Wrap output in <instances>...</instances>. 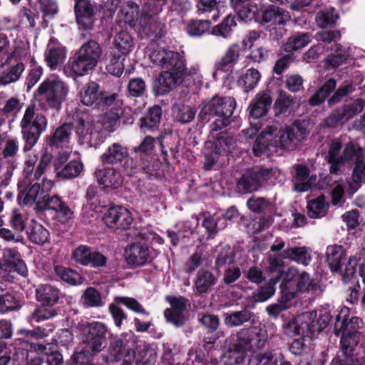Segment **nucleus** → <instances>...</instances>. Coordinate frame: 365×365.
I'll use <instances>...</instances> for the list:
<instances>
[{
	"mask_svg": "<svg viewBox=\"0 0 365 365\" xmlns=\"http://www.w3.org/2000/svg\"><path fill=\"white\" fill-rule=\"evenodd\" d=\"M311 41V36L308 34H295L289 38L284 45L287 52H292L301 49Z\"/></svg>",
	"mask_w": 365,
	"mask_h": 365,
	"instance_id": "obj_57",
	"label": "nucleus"
},
{
	"mask_svg": "<svg viewBox=\"0 0 365 365\" xmlns=\"http://www.w3.org/2000/svg\"><path fill=\"white\" fill-rule=\"evenodd\" d=\"M55 272L63 281L68 284L76 285L81 284L83 282V279L81 275L73 269H66L63 267L56 266L55 267Z\"/></svg>",
	"mask_w": 365,
	"mask_h": 365,
	"instance_id": "obj_64",
	"label": "nucleus"
},
{
	"mask_svg": "<svg viewBox=\"0 0 365 365\" xmlns=\"http://www.w3.org/2000/svg\"><path fill=\"white\" fill-rule=\"evenodd\" d=\"M156 140L151 136H146L140 144L133 148V151L138 155L140 167L147 173H152L158 168L159 163L152 156V152L155 148Z\"/></svg>",
	"mask_w": 365,
	"mask_h": 365,
	"instance_id": "obj_18",
	"label": "nucleus"
},
{
	"mask_svg": "<svg viewBox=\"0 0 365 365\" xmlns=\"http://www.w3.org/2000/svg\"><path fill=\"white\" fill-rule=\"evenodd\" d=\"M329 204L326 202L324 196L311 200L308 202V215L312 218H319L324 217L328 210Z\"/></svg>",
	"mask_w": 365,
	"mask_h": 365,
	"instance_id": "obj_52",
	"label": "nucleus"
},
{
	"mask_svg": "<svg viewBox=\"0 0 365 365\" xmlns=\"http://www.w3.org/2000/svg\"><path fill=\"white\" fill-rule=\"evenodd\" d=\"M118 120L119 115L117 113H112L110 117L107 118V121L103 119V123L100 121L79 120L76 128L79 142L88 146L97 145L102 142V130L113 131Z\"/></svg>",
	"mask_w": 365,
	"mask_h": 365,
	"instance_id": "obj_7",
	"label": "nucleus"
},
{
	"mask_svg": "<svg viewBox=\"0 0 365 365\" xmlns=\"http://www.w3.org/2000/svg\"><path fill=\"white\" fill-rule=\"evenodd\" d=\"M235 107L236 102L233 98L215 96L200 112L199 116L203 120H209L211 115L217 117L212 123L211 133L205 145V168L207 170L217 161L220 154L229 153L234 148L232 136L225 132H216L230 124Z\"/></svg>",
	"mask_w": 365,
	"mask_h": 365,
	"instance_id": "obj_1",
	"label": "nucleus"
},
{
	"mask_svg": "<svg viewBox=\"0 0 365 365\" xmlns=\"http://www.w3.org/2000/svg\"><path fill=\"white\" fill-rule=\"evenodd\" d=\"M185 71V68L179 70H165L159 77L160 92L161 94L168 93L180 81Z\"/></svg>",
	"mask_w": 365,
	"mask_h": 365,
	"instance_id": "obj_38",
	"label": "nucleus"
},
{
	"mask_svg": "<svg viewBox=\"0 0 365 365\" xmlns=\"http://www.w3.org/2000/svg\"><path fill=\"white\" fill-rule=\"evenodd\" d=\"M69 68L71 71L76 76H82L87 74L90 71L93 70L95 66L88 62L86 60L81 58L80 56H75L69 61Z\"/></svg>",
	"mask_w": 365,
	"mask_h": 365,
	"instance_id": "obj_55",
	"label": "nucleus"
},
{
	"mask_svg": "<svg viewBox=\"0 0 365 365\" xmlns=\"http://www.w3.org/2000/svg\"><path fill=\"white\" fill-rule=\"evenodd\" d=\"M230 4L242 21L258 20V8L253 0H230Z\"/></svg>",
	"mask_w": 365,
	"mask_h": 365,
	"instance_id": "obj_31",
	"label": "nucleus"
},
{
	"mask_svg": "<svg viewBox=\"0 0 365 365\" xmlns=\"http://www.w3.org/2000/svg\"><path fill=\"white\" fill-rule=\"evenodd\" d=\"M331 318L329 307L302 313L284 326L286 334H318L326 328Z\"/></svg>",
	"mask_w": 365,
	"mask_h": 365,
	"instance_id": "obj_5",
	"label": "nucleus"
},
{
	"mask_svg": "<svg viewBox=\"0 0 365 365\" xmlns=\"http://www.w3.org/2000/svg\"><path fill=\"white\" fill-rule=\"evenodd\" d=\"M336 87V81L334 79H329L325 84L319 88L309 99L312 106H317L323 102L328 95Z\"/></svg>",
	"mask_w": 365,
	"mask_h": 365,
	"instance_id": "obj_62",
	"label": "nucleus"
},
{
	"mask_svg": "<svg viewBox=\"0 0 365 365\" xmlns=\"http://www.w3.org/2000/svg\"><path fill=\"white\" fill-rule=\"evenodd\" d=\"M84 307H99L104 305L101 293L93 287L87 288L81 298Z\"/></svg>",
	"mask_w": 365,
	"mask_h": 365,
	"instance_id": "obj_51",
	"label": "nucleus"
},
{
	"mask_svg": "<svg viewBox=\"0 0 365 365\" xmlns=\"http://www.w3.org/2000/svg\"><path fill=\"white\" fill-rule=\"evenodd\" d=\"M103 164L116 165L124 163L123 168L128 175H132L138 170V165L129 158L128 150L120 143H113L101 156Z\"/></svg>",
	"mask_w": 365,
	"mask_h": 365,
	"instance_id": "obj_16",
	"label": "nucleus"
},
{
	"mask_svg": "<svg viewBox=\"0 0 365 365\" xmlns=\"http://www.w3.org/2000/svg\"><path fill=\"white\" fill-rule=\"evenodd\" d=\"M172 111L174 118L182 123H187L192 121L196 113L189 106L178 103L173 106Z\"/></svg>",
	"mask_w": 365,
	"mask_h": 365,
	"instance_id": "obj_54",
	"label": "nucleus"
},
{
	"mask_svg": "<svg viewBox=\"0 0 365 365\" xmlns=\"http://www.w3.org/2000/svg\"><path fill=\"white\" fill-rule=\"evenodd\" d=\"M349 309L343 307L336 317L334 326V332L336 336L341 334V347L343 353L346 357L354 354L355 347L357 346L360 335L356 331L361 324L359 317H351L348 322L349 317Z\"/></svg>",
	"mask_w": 365,
	"mask_h": 365,
	"instance_id": "obj_6",
	"label": "nucleus"
},
{
	"mask_svg": "<svg viewBox=\"0 0 365 365\" xmlns=\"http://www.w3.org/2000/svg\"><path fill=\"white\" fill-rule=\"evenodd\" d=\"M75 13L78 24L88 29L93 24V9L88 0H76Z\"/></svg>",
	"mask_w": 365,
	"mask_h": 365,
	"instance_id": "obj_32",
	"label": "nucleus"
},
{
	"mask_svg": "<svg viewBox=\"0 0 365 365\" xmlns=\"http://www.w3.org/2000/svg\"><path fill=\"white\" fill-rule=\"evenodd\" d=\"M341 138L333 140L329 150L330 172L334 174H336L344 163L349 162L351 158L359 157V145L351 140L346 143L343 153H341Z\"/></svg>",
	"mask_w": 365,
	"mask_h": 365,
	"instance_id": "obj_13",
	"label": "nucleus"
},
{
	"mask_svg": "<svg viewBox=\"0 0 365 365\" xmlns=\"http://www.w3.org/2000/svg\"><path fill=\"white\" fill-rule=\"evenodd\" d=\"M157 9L145 4L140 14L138 4L129 1L123 5L120 10V18L125 24H128L141 35L157 37L160 34L162 24L155 16Z\"/></svg>",
	"mask_w": 365,
	"mask_h": 365,
	"instance_id": "obj_4",
	"label": "nucleus"
},
{
	"mask_svg": "<svg viewBox=\"0 0 365 365\" xmlns=\"http://www.w3.org/2000/svg\"><path fill=\"white\" fill-rule=\"evenodd\" d=\"M20 125L26 143L33 146L46 130L47 120L43 114L36 111L34 106H30L26 109Z\"/></svg>",
	"mask_w": 365,
	"mask_h": 365,
	"instance_id": "obj_12",
	"label": "nucleus"
},
{
	"mask_svg": "<svg viewBox=\"0 0 365 365\" xmlns=\"http://www.w3.org/2000/svg\"><path fill=\"white\" fill-rule=\"evenodd\" d=\"M331 49L334 51L335 53L327 58L326 64L327 67L336 68L344 63L348 58L358 56V54H355V52L352 51L353 48L350 47L346 50L339 44H334Z\"/></svg>",
	"mask_w": 365,
	"mask_h": 365,
	"instance_id": "obj_42",
	"label": "nucleus"
},
{
	"mask_svg": "<svg viewBox=\"0 0 365 365\" xmlns=\"http://www.w3.org/2000/svg\"><path fill=\"white\" fill-rule=\"evenodd\" d=\"M272 324L252 326L237 332L236 341L227 349L222 360L225 365H237L244 361L247 351H255L264 347L267 336L264 330H274Z\"/></svg>",
	"mask_w": 365,
	"mask_h": 365,
	"instance_id": "obj_3",
	"label": "nucleus"
},
{
	"mask_svg": "<svg viewBox=\"0 0 365 365\" xmlns=\"http://www.w3.org/2000/svg\"><path fill=\"white\" fill-rule=\"evenodd\" d=\"M241 51L242 47L240 44L235 43L230 45L220 61L217 63V69H222L227 65L236 64L240 59Z\"/></svg>",
	"mask_w": 365,
	"mask_h": 365,
	"instance_id": "obj_48",
	"label": "nucleus"
},
{
	"mask_svg": "<svg viewBox=\"0 0 365 365\" xmlns=\"http://www.w3.org/2000/svg\"><path fill=\"white\" fill-rule=\"evenodd\" d=\"M346 253L340 245L329 246L327 249V260L333 272H338L344 282L351 280L356 272L358 259L351 256L346 264H344Z\"/></svg>",
	"mask_w": 365,
	"mask_h": 365,
	"instance_id": "obj_9",
	"label": "nucleus"
},
{
	"mask_svg": "<svg viewBox=\"0 0 365 365\" xmlns=\"http://www.w3.org/2000/svg\"><path fill=\"white\" fill-rule=\"evenodd\" d=\"M261 78L260 73L255 68L247 69L240 79V83L243 86L246 92L255 88Z\"/></svg>",
	"mask_w": 365,
	"mask_h": 365,
	"instance_id": "obj_59",
	"label": "nucleus"
},
{
	"mask_svg": "<svg viewBox=\"0 0 365 365\" xmlns=\"http://www.w3.org/2000/svg\"><path fill=\"white\" fill-rule=\"evenodd\" d=\"M52 158V154L45 151L36 166L38 156L31 153L27 155L24 163L23 178L18 184L19 198L24 205L34 203L38 195H43L52 189L53 182L51 180L43 178L41 180V188L38 182L39 178L46 171Z\"/></svg>",
	"mask_w": 365,
	"mask_h": 365,
	"instance_id": "obj_2",
	"label": "nucleus"
},
{
	"mask_svg": "<svg viewBox=\"0 0 365 365\" xmlns=\"http://www.w3.org/2000/svg\"><path fill=\"white\" fill-rule=\"evenodd\" d=\"M37 207L38 210H52L56 211L63 222L73 217L72 210L61 200L57 195H49L45 194L41 199L37 202Z\"/></svg>",
	"mask_w": 365,
	"mask_h": 365,
	"instance_id": "obj_26",
	"label": "nucleus"
},
{
	"mask_svg": "<svg viewBox=\"0 0 365 365\" xmlns=\"http://www.w3.org/2000/svg\"><path fill=\"white\" fill-rule=\"evenodd\" d=\"M83 333L81 350L87 355H95L100 352L103 347L106 326L100 322L86 323L82 325Z\"/></svg>",
	"mask_w": 365,
	"mask_h": 365,
	"instance_id": "obj_11",
	"label": "nucleus"
},
{
	"mask_svg": "<svg viewBox=\"0 0 365 365\" xmlns=\"http://www.w3.org/2000/svg\"><path fill=\"white\" fill-rule=\"evenodd\" d=\"M36 296L43 306L52 307L58 302L60 292L51 284H41L36 289Z\"/></svg>",
	"mask_w": 365,
	"mask_h": 365,
	"instance_id": "obj_40",
	"label": "nucleus"
},
{
	"mask_svg": "<svg viewBox=\"0 0 365 365\" xmlns=\"http://www.w3.org/2000/svg\"><path fill=\"white\" fill-rule=\"evenodd\" d=\"M237 26L235 17L228 15L219 24L214 26L210 34L213 36L221 37L222 38H229L233 31V29Z\"/></svg>",
	"mask_w": 365,
	"mask_h": 365,
	"instance_id": "obj_46",
	"label": "nucleus"
},
{
	"mask_svg": "<svg viewBox=\"0 0 365 365\" xmlns=\"http://www.w3.org/2000/svg\"><path fill=\"white\" fill-rule=\"evenodd\" d=\"M274 128L276 129L274 141L277 140V151L279 149H293L308 133L305 122L297 121L281 130L276 127Z\"/></svg>",
	"mask_w": 365,
	"mask_h": 365,
	"instance_id": "obj_15",
	"label": "nucleus"
},
{
	"mask_svg": "<svg viewBox=\"0 0 365 365\" xmlns=\"http://www.w3.org/2000/svg\"><path fill=\"white\" fill-rule=\"evenodd\" d=\"M166 300L170 304L171 307L164 312L165 317L168 322H171L175 327H179L185 323L184 311L186 308L187 300L183 297H166Z\"/></svg>",
	"mask_w": 365,
	"mask_h": 365,
	"instance_id": "obj_27",
	"label": "nucleus"
},
{
	"mask_svg": "<svg viewBox=\"0 0 365 365\" xmlns=\"http://www.w3.org/2000/svg\"><path fill=\"white\" fill-rule=\"evenodd\" d=\"M76 55L96 67L101 56V49L96 41L91 40L83 44Z\"/></svg>",
	"mask_w": 365,
	"mask_h": 365,
	"instance_id": "obj_41",
	"label": "nucleus"
},
{
	"mask_svg": "<svg viewBox=\"0 0 365 365\" xmlns=\"http://www.w3.org/2000/svg\"><path fill=\"white\" fill-rule=\"evenodd\" d=\"M161 108L155 106L150 108L148 113L140 120V128L144 132L153 130L159 125L161 118Z\"/></svg>",
	"mask_w": 365,
	"mask_h": 365,
	"instance_id": "obj_44",
	"label": "nucleus"
},
{
	"mask_svg": "<svg viewBox=\"0 0 365 365\" xmlns=\"http://www.w3.org/2000/svg\"><path fill=\"white\" fill-rule=\"evenodd\" d=\"M30 240L37 245H43L48 240L49 232L41 225L34 223L28 232Z\"/></svg>",
	"mask_w": 365,
	"mask_h": 365,
	"instance_id": "obj_60",
	"label": "nucleus"
},
{
	"mask_svg": "<svg viewBox=\"0 0 365 365\" xmlns=\"http://www.w3.org/2000/svg\"><path fill=\"white\" fill-rule=\"evenodd\" d=\"M104 223L113 229H128L133 222L132 213L122 206H113L108 208L103 217Z\"/></svg>",
	"mask_w": 365,
	"mask_h": 365,
	"instance_id": "obj_21",
	"label": "nucleus"
},
{
	"mask_svg": "<svg viewBox=\"0 0 365 365\" xmlns=\"http://www.w3.org/2000/svg\"><path fill=\"white\" fill-rule=\"evenodd\" d=\"M276 129L269 126L257 138L252 150L255 155L260 157L263 155H269L277 153V140L274 141Z\"/></svg>",
	"mask_w": 365,
	"mask_h": 365,
	"instance_id": "obj_25",
	"label": "nucleus"
},
{
	"mask_svg": "<svg viewBox=\"0 0 365 365\" xmlns=\"http://www.w3.org/2000/svg\"><path fill=\"white\" fill-rule=\"evenodd\" d=\"M210 26L208 20H192L187 24L186 31L191 36H200L207 32Z\"/></svg>",
	"mask_w": 365,
	"mask_h": 365,
	"instance_id": "obj_61",
	"label": "nucleus"
},
{
	"mask_svg": "<svg viewBox=\"0 0 365 365\" xmlns=\"http://www.w3.org/2000/svg\"><path fill=\"white\" fill-rule=\"evenodd\" d=\"M364 103L361 99L355 100L351 106L335 110L327 118V124L329 127H335L342 124L357 113L363 110Z\"/></svg>",
	"mask_w": 365,
	"mask_h": 365,
	"instance_id": "obj_28",
	"label": "nucleus"
},
{
	"mask_svg": "<svg viewBox=\"0 0 365 365\" xmlns=\"http://www.w3.org/2000/svg\"><path fill=\"white\" fill-rule=\"evenodd\" d=\"M69 68L71 71L76 76H82L87 74L90 71L93 70L95 66L88 62L86 60L81 58L80 56H75L69 61Z\"/></svg>",
	"mask_w": 365,
	"mask_h": 365,
	"instance_id": "obj_56",
	"label": "nucleus"
},
{
	"mask_svg": "<svg viewBox=\"0 0 365 365\" xmlns=\"http://www.w3.org/2000/svg\"><path fill=\"white\" fill-rule=\"evenodd\" d=\"M151 61L163 70L182 69L185 67L183 56L178 52L162 48L155 50L150 56Z\"/></svg>",
	"mask_w": 365,
	"mask_h": 365,
	"instance_id": "obj_20",
	"label": "nucleus"
},
{
	"mask_svg": "<svg viewBox=\"0 0 365 365\" xmlns=\"http://www.w3.org/2000/svg\"><path fill=\"white\" fill-rule=\"evenodd\" d=\"M254 315V313L247 309L223 314L225 324L228 327L241 326L250 321Z\"/></svg>",
	"mask_w": 365,
	"mask_h": 365,
	"instance_id": "obj_45",
	"label": "nucleus"
},
{
	"mask_svg": "<svg viewBox=\"0 0 365 365\" xmlns=\"http://www.w3.org/2000/svg\"><path fill=\"white\" fill-rule=\"evenodd\" d=\"M148 257V248L139 243L130 245L125 250L127 262L133 266H141L145 264Z\"/></svg>",
	"mask_w": 365,
	"mask_h": 365,
	"instance_id": "obj_36",
	"label": "nucleus"
},
{
	"mask_svg": "<svg viewBox=\"0 0 365 365\" xmlns=\"http://www.w3.org/2000/svg\"><path fill=\"white\" fill-rule=\"evenodd\" d=\"M72 126L68 123H64L58 127L52 137V144L56 147H66L71 140Z\"/></svg>",
	"mask_w": 365,
	"mask_h": 365,
	"instance_id": "obj_49",
	"label": "nucleus"
},
{
	"mask_svg": "<svg viewBox=\"0 0 365 365\" xmlns=\"http://www.w3.org/2000/svg\"><path fill=\"white\" fill-rule=\"evenodd\" d=\"M359 157L351 158L349 162L355 163L353 171V176L350 182H348L349 188L347 191L351 195L354 194L359 187L361 180L365 178V163L363 160V150L359 146Z\"/></svg>",
	"mask_w": 365,
	"mask_h": 365,
	"instance_id": "obj_34",
	"label": "nucleus"
},
{
	"mask_svg": "<svg viewBox=\"0 0 365 365\" xmlns=\"http://www.w3.org/2000/svg\"><path fill=\"white\" fill-rule=\"evenodd\" d=\"M123 342L117 341L114 349L110 352V360L123 361L122 365H128L133 360L135 365H154L156 359L155 349L148 346H140L136 355L122 347Z\"/></svg>",
	"mask_w": 365,
	"mask_h": 365,
	"instance_id": "obj_10",
	"label": "nucleus"
},
{
	"mask_svg": "<svg viewBox=\"0 0 365 365\" xmlns=\"http://www.w3.org/2000/svg\"><path fill=\"white\" fill-rule=\"evenodd\" d=\"M44 57L47 66L51 70H55L63 63L66 58V48L54 38H51L47 44Z\"/></svg>",
	"mask_w": 365,
	"mask_h": 365,
	"instance_id": "obj_29",
	"label": "nucleus"
},
{
	"mask_svg": "<svg viewBox=\"0 0 365 365\" xmlns=\"http://www.w3.org/2000/svg\"><path fill=\"white\" fill-rule=\"evenodd\" d=\"M267 270L273 274L267 284L262 287L256 296L258 302H264L272 297L274 292V285L284 275V262L278 257H269L267 262Z\"/></svg>",
	"mask_w": 365,
	"mask_h": 365,
	"instance_id": "obj_17",
	"label": "nucleus"
},
{
	"mask_svg": "<svg viewBox=\"0 0 365 365\" xmlns=\"http://www.w3.org/2000/svg\"><path fill=\"white\" fill-rule=\"evenodd\" d=\"M294 284L289 280L281 282L280 289L282 297L277 302L267 307L266 311L268 314L274 317H277L279 314L294 305L292 299L294 298V292L292 289Z\"/></svg>",
	"mask_w": 365,
	"mask_h": 365,
	"instance_id": "obj_24",
	"label": "nucleus"
},
{
	"mask_svg": "<svg viewBox=\"0 0 365 365\" xmlns=\"http://www.w3.org/2000/svg\"><path fill=\"white\" fill-rule=\"evenodd\" d=\"M76 262L84 266L99 267L106 265L107 259L99 252L92 250L86 245H80L72 252Z\"/></svg>",
	"mask_w": 365,
	"mask_h": 365,
	"instance_id": "obj_23",
	"label": "nucleus"
},
{
	"mask_svg": "<svg viewBox=\"0 0 365 365\" xmlns=\"http://www.w3.org/2000/svg\"><path fill=\"white\" fill-rule=\"evenodd\" d=\"M216 278L213 274L206 269H200L195 281V287L197 292L200 294L205 293L208 289L215 284Z\"/></svg>",
	"mask_w": 365,
	"mask_h": 365,
	"instance_id": "obj_47",
	"label": "nucleus"
},
{
	"mask_svg": "<svg viewBox=\"0 0 365 365\" xmlns=\"http://www.w3.org/2000/svg\"><path fill=\"white\" fill-rule=\"evenodd\" d=\"M272 101V98L268 93L258 94L249 106L250 118L255 121H258L257 119L266 115Z\"/></svg>",
	"mask_w": 365,
	"mask_h": 365,
	"instance_id": "obj_37",
	"label": "nucleus"
},
{
	"mask_svg": "<svg viewBox=\"0 0 365 365\" xmlns=\"http://www.w3.org/2000/svg\"><path fill=\"white\" fill-rule=\"evenodd\" d=\"M98 182L104 187L116 189L121 186L123 177L120 170L112 167L98 168L96 171Z\"/></svg>",
	"mask_w": 365,
	"mask_h": 365,
	"instance_id": "obj_30",
	"label": "nucleus"
},
{
	"mask_svg": "<svg viewBox=\"0 0 365 365\" xmlns=\"http://www.w3.org/2000/svg\"><path fill=\"white\" fill-rule=\"evenodd\" d=\"M13 51L11 54V58L26 60L32 58L30 55V46L26 41L15 39L13 45Z\"/></svg>",
	"mask_w": 365,
	"mask_h": 365,
	"instance_id": "obj_58",
	"label": "nucleus"
},
{
	"mask_svg": "<svg viewBox=\"0 0 365 365\" xmlns=\"http://www.w3.org/2000/svg\"><path fill=\"white\" fill-rule=\"evenodd\" d=\"M79 97L81 102L86 106L96 104L99 108H104L114 106L118 96L101 91L97 83L90 81L82 87Z\"/></svg>",
	"mask_w": 365,
	"mask_h": 365,
	"instance_id": "obj_14",
	"label": "nucleus"
},
{
	"mask_svg": "<svg viewBox=\"0 0 365 365\" xmlns=\"http://www.w3.org/2000/svg\"><path fill=\"white\" fill-rule=\"evenodd\" d=\"M294 190L297 192L309 190L317 182L315 175H309V170L304 165H297L294 167Z\"/></svg>",
	"mask_w": 365,
	"mask_h": 365,
	"instance_id": "obj_35",
	"label": "nucleus"
},
{
	"mask_svg": "<svg viewBox=\"0 0 365 365\" xmlns=\"http://www.w3.org/2000/svg\"><path fill=\"white\" fill-rule=\"evenodd\" d=\"M297 274L296 268L292 267L286 269L284 264V275L282 282L289 280L294 284L292 289L294 292V297L298 293L309 292L318 287L317 281L312 279L308 273L302 272L297 278H294Z\"/></svg>",
	"mask_w": 365,
	"mask_h": 365,
	"instance_id": "obj_19",
	"label": "nucleus"
},
{
	"mask_svg": "<svg viewBox=\"0 0 365 365\" xmlns=\"http://www.w3.org/2000/svg\"><path fill=\"white\" fill-rule=\"evenodd\" d=\"M68 91L67 84L58 76L52 75L40 84L36 95L44 100L49 107L59 110Z\"/></svg>",
	"mask_w": 365,
	"mask_h": 365,
	"instance_id": "obj_8",
	"label": "nucleus"
},
{
	"mask_svg": "<svg viewBox=\"0 0 365 365\" xmlns=\"http://www.w3.org/2000/svg\"><path fill=\"white\" fill-rule=\"evenodd\" d=\"M3 259L4 264L8 267L9 271L14 269L23 277L27 275V267L17 250L11 248L4 249Z\"/></svg>",
	"mask_w": 365,
	"mask_h": 365,
	"instance_id": "obj_33",
	"label": "nucleus"
},
{
	"mask_svg": "<svg viewBox=\"0 0 365 365\" xmlns=\"http://www.w3.org/2000/svg\"><path fill=\"white\" fill-rule=\"evenodd\" d=\"M115 48L122 56H127L133 49V39L126 31H120L117 34L114 40Z\"/></svg>",
	"mask_w": 365,
	"mask_h": 365,
	"instance_id": "obj_50",
	"label": "nucleus"
},
{
	"mask_svg": "<svg viewBox=\"0 0 365 365\" xmlns=\"http://www.w3.org/2000/svg\"><path fill=\"white\" fill-rule=\"evenodd\" d=\"M262 21L274 25L285 24L290 19L289 13L284 9L272 6L267 8L262 14Z\"/></svg>",
	"mask_w": 365,
	"mask_h": 365,
	"instance_id": "obj_43",
	"label": "nucleus"
},
{
	"mask_svg": "<svg viewBox=\"0 0 365 365\" xmlns=\"http://www.w3.org/2000/svg\"><path fill=\"white\" fill-rule=\"evenodd\" d=\"M339 15L335 9L330 7L318 12L316 21L321 28L334 26L339 19Z\"/></svg>",
	"mask_w": 365,
	"mask_h": 365,
	"instance_id": "obj_53",
	"label": "nucleus"
},
{
	"mask_svg": "<svg viewBox=\"0 0 365 365\" xmlns=\"http://www.w3.org/2000/svg\"><path fill=\"white\" fill-rule=\"evenodd\" d=\"M269 170L259 167L247 170L237 183L238 189L244 192L256 191L267 180Z\"/></svg>",
	"mask_w": 365,
	"mask_h": 365,
	"instance_id": "obj_22",
	"label": "nucleus"
},
{
	"mask_svg": "<svg viewBox=\"0 0 365 365\" xmlns=\"http://www.w3.org/2000/svg\"><path fill=\"white\" fill-rule=\"evenodd\" d=\"M279 258L288 259L306 266L311 261L310 250L307 247H287Z\"/></svg>",
	"mask_w": 365,
	"mask_h": 365,
	"instance_id": "obj_39",
	"label": "nucleus"
},
{
	"mask_svg": "<svg viewBox=\"0 0 365 365\" xmlns=\"http://www.w3.org/2000/svg\"><path fill=\"white\" fill-rule=\"evenodd\" d=\"M24 69V64L21 61L11 66L7 73L2 74L0 78V83L2 85H7L18 81Z\"/></svg>",
	"mask_w": 365,
	"mask_h": 365,
	"instance_id": "obj_63",
	"label": "nucleus"
}]
</instances>
